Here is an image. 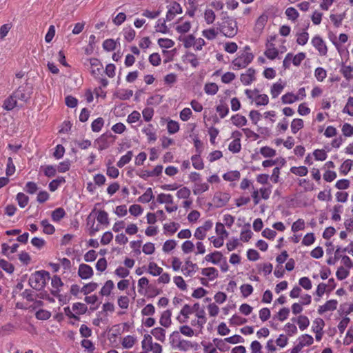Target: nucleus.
Here are the masks:
<instances>
[{"mask_svg": "<svg viewBox=\"0 0 353 353\" xmlns=\"http://www.w3.org/2000/svg\"><path fill=\"white\" fill-rule=\"evenodd\" d=\"M204 19L208 24H212L216 19V15L212 10L208 9L204 12Z\"/></svg>", "mask_w": 353, "mask_h": 353, "instance_id": "13d9d810", "label": "nucleus"}, {"mask_svg": "<svg viewBox=\"0 0 353 353\" xmlns=\"http://www.w3.org/2000/svg\"><path fill=\"white\" fill-rule=\"evenodd\" d=\"M172 312L170 310H165L161 314L159 319V323L164 327H169L172 324Z\"/></svg>", "mask_w": 353, "mask_h": 353, "instance_id": "2eb2a0df", "label": "nucleus"}, {"mask_svg": "<svg viewBox=\"0 0 353 353\" xmlns=\"http://www.w3.org/2000/svg\"><path fill=\"white\" fill-rule=\"evenodd\" d=\"M153 344L152 336L145 334L143 336V339L141 341V347L143 350L148 351L149 348Z\"/></svg>", "mask_w": 353, "mask_h": 353, "instance_id": "c03bdc74", "label": "nucleus"}, {"mask_svg": "<svg viewBox=\"0 0 353 353\" xmlns=\"http://www.w3.org/2000/svg\"><path fill=\"white\" fill-rule=\"evenodd\" d=\"M16 199L18 202V205L22 208H25L29 201L28 196L22 192L17 194Z\"/></svg>", "mask_w": 353, "mask_h": 353, "instance_id": "09e8293b", "label": "nucleus"}, {"mask_svg": "<svg viewBox=\"0 0 353 353\" xmlns=\"http://www.w3.org/2000/svg\"><path fill=\"white\" fill-rule=\"evenodd\" d=\"M240 176H241V174L237 170L230 171V172L225 173L223 175V179L227 181H234L239 180L240 179Z\"/></svg>", "mask_w": 353, "mask_h": 353, "instance_id": "7c9ffc66", "label": "nucleus"}, {"mask_svg": "<svg viewBox=\"0 0 353 353\" xmlns=\"http://www.w3.org/2000/svg\"><path fill=\"white\" fill-rule=\"evenodd\" d=\"M165 330L161 327H154L151 330L152 336L161 343L165 341Z\"/></svg>", "mask_w": 353, "mask_h": 353, "instance_id": "aec40b11", "label": "nucleus"}, {"mask_svg": "<svg viewBox=\"0 0 353 353\" xmlns=\"http://www.w3.org/2000/svg\"><path fill=\"white\" fill-rule=\"evenodd\" d=\"M228 149L232 153H238L241 149V140L239 138L234 139L232 141L228 146Z\"/></svg>", "mask_w": 353, "mask_h": 353, "instance_id": "2f4dec72", "label": "nucleus"}, {"mask_svg": "<svg viewBox=\"0 0 353 353\" xmlns=\"http://www.w3.org/2000/svg\"><path fill=\"white\" fill-rule=\"evenodd\" d=\"M148 272L153 276H159L163 272V268L159 267L157 263L150 262L148 265Z\"/></svg>", "mask_w": 353, "mask_h": 353, "instance_id": "e433bc0d", "label": "nucleus"}, {"mask_svg": "<svg viewBox=\"0 0 353 353\" xmlns=\"http://www.w3.org/2000/svg\"><path fill=\"white\" fill-rule=\"evenodd\" d=\"M78 274L82 279H88L93 275V270L87 264H81L79 267Z\"/></svg>", "mask_w": 353, "mask_h": 353, "instance_id": "9b49d317", "label": "nucleus"}, {"mask_svg": "<svg viewBox=\"0 0 353 353\" xmlns=\"http://www.w3.org/2000/svg\"><path fill=\"white\" fill-rule=\"evenodd\" d=\"M98 288V284L95 282H90L88 284L83 285L81 288V292H83L85 295L88 294L92 292H94Z\"/></svg>", "mask_w": 353, "mask_h": 353, "instance_id": "49530a36", "label": "nucleus"}, {"mask_svg": "<svg viewBox=\"0 0 353 353\" xmlns=\"http://www.w3.org/2000/svg\"><path fill=\"white\" fill-rule=\"evenodd\" d=\"M65 210L61 208H59L52 212V219L54 221H59L65 216Z\"/></svg>", "mask_w": 353, "mask_h": 353, "instance_id": "6e6d98bb", "label": "nucleus"}, {"mask_svg": "<svg viewBox=\"0 0 353 353\" xmlns=\"http://www.w3.org/2000/svg\"><path fill=\"white\" fill-rule=\"evenodd\" d=\"M198 268L196 263H193L191 261L187 260L185 265L182 266L181 270L185 276H192Z\"/></svg>", "mask_w": 353, "mask_h": 353, "instance_id": "ddd939ff", "label": "nucleus"}, {"mask_svg": "<svg viewBox=\"0 0 353 353\" xmlns=\"http://www.w3.org/2000/svg\"><path fill=\"white\" fill-rule=\"evenodd\" d=\"M142 132L147 136L149 142H154L157 140V137L156 132L152 124H148L147 126L144 127L142 129Z\"/></svg>", "mask_w": 353, "mask_h": 353, "instance_id": "a211bd4d", "label": "nucleus"}, {"mask_svg": "<svg viewBox=\"0 0 353 353\" xmlns=\"http://www.w3.org/2000/svg\"><path fill=\"white\" fill-rule=\"evenodd\" d=\"M17 100L12 94L9 98L5 100L3 103V108L6 110H12L17 105Z\"/></svg>", "mask_w": 353, "mask_h": 353, "instance_id": "393cba45", "label": "nucleus"}, {"mask_svg": "<svg viewBox=\"0 0 353 353\" xmlns=\"http://www.w3.org/2000/svg\"><path fill=\"white\" fill-rule=\"evenodd\" d=\"M167 128L170 134H174L179 130V123L175 121L170 120L168 122Z\"/></svg>", "mask_w": 353, "mask_h": 353, "instance_id": "e2e57ef3", "label": "nucleus"}, {"mask_svg": "<svg viewBox=\"0 0 353 353\" xmlns=\"http://www.w3.org/2000/svg\"><path fill=\"white\" fill-rule=\"evenodd\" d=\"M292 320L293 321H296L299 329L302 331L305 330L310 325L309 319L304 315H300L297 317L296 319L293 318Z\"/></svg>", "mask_w": 353, "mask_h": 353, "instance_id": "5701e85b", "label": "nucleus"}, {"mask_svg": "<svg viewBox=\"0 0 353 353\" xmlns=\"http://www.w3.org/2000/svg\"><path fill=\"white\" fill-rule=\"evenodd\" d=\"M219 31L226 37H234L238 32L237 23L234 19L228 17L219 26Z\"/></svg>", "mask_w": 353, "mask_h": 353, "instance_id": "7ed1b4c3", "label": "nucleus"}, {"mask_svg": "<svg viewBox=\"0 0 353 353\" xmlns=\"http://www.w3.org/2000/svg\"><path fill=\"white\" fill-rule=\"evenodd\" d=\"M192 165L196 170H203L204 164L199 155H194L191 158Z\"/></svg>", "mask_w": 353, "mask_h": 353, "instance_id": "3c124183", "label": "nucleus"}, {"mask_svg": "<svg viewBox=\"0 0 353 353\" xmlns=\"http://www.w3.org/2000/svg\"><path fill=\"white\" fill-rule=\"evenodd\" d=\"M250 51V48L246 46L243 51L239 52L238 57L232 62L234 70L245 68L252 61L254 55Z\"/></svg>", "mask_w": 353, "mask_h": 353, "instance_id": "f257e3e1", "label": "nucleus"}, {"mask_svg": "<svg viewBox=\"0 0 353 353\" xmlns=\"http://www.w3.org/2000/svg\"><path fill=\"white\" fill-rule=\"evenodd\" d=\"M182 12V8L179 3H174V5L168 10L166 13V20L170 21L175 17L176 14Z\"/></svg>", "mask_w": 353, "mask_h": 353, "instance_id": "dca6fc26", "label": "nucleus"}, {"mask_svg": "<svg viewBox=\"0 0 353 353\" xmlns=\"http://www.w3.org/2000/svg\"><path fill=\"white\" fill-rule=\"evenodd\" d=\"M51 285L54 288L53 290H51V294L53 296H56L59 299V301H61V294L59 292L60 288L63 285V283L62 282L61 278L57 275L53 276L51 280Z\"/></svg>", "mask_w": 353, "mask_h": 353, "instance_id": "0eeeda50", "label": "nucleus"}, {"mask_svg": "<svg viewBox=\"0 0 353 353\" xmlns=\"http://www.w3.org/2000/svg\"><path fill=\"white\" fill-rule=\"evenodd\" d=\"M254 102L257 106L265 105L269 103V98L265 94H257L254 97Z\"/></svg>", "mask_w": 353, "mask_h": 353, "instance_id": "37998d69", "label": "nucleus"}, {"mask_svg": "<svg viewBox=\"0 0 353 353\" xmlns=\"http://www.w3.org/2000/svg\"><path fill=\"white\" fill-rule=\"evenodd\" d=\"M223 258V254L219 251H214L212 253L207 254L204 260L210 262L214 265L219 263Z\"/></svg>", "mask_w": 353, "mask_h": 353, "instance_id": "6ab92c4d", "label": "nucleus"}, {"mask_svg": "<svg viewBox=\"0 0 353 353\" xmlns=\"http://www.w3.org/2000/svg\"><path fill=\"white\" fill-rule=\"evenodd\" d=\"M232 122L237 127L244 126L247 123V119L244 116L236 114L232 117Z\"/></svg>", "mask_w": 353, "mask_h": 353, "instance_id": "f704fd0d", "label": "nucleus"}, {"mask_svg": "<svg viewBox=\"0 0 353 353\" xmlns=\"http://www.w3.org/2000/svg\"><path fill=\"white\" fill-rule=\"evenodd\" d=\"M157 201L159 203L172 204L173 203V197L171 194L161 193L157 196Z\"/></svg>", "mask_w": 353, "mask_h": 353, "instance_id": "58836bf2", "label": "nucleus"}, {"mask_svg": "<svg viewBox=\"0 0 353 353\" xmlns=\"http://www.w3.org/2000/svg\"><path fill=\"white\" fill-rule=\"evenodd\" d=\"M196 38L192 34H189L184 37L181 39L183 41V46L185 48L192 47L194 44Z\"/></svg>", "mask_w": 353, "mask_h": 353, "instance_id": "bf43d9fd", "label": "nucleus"}, {"mask_svg": "<svg viewBox=\"0 0 353 353\" xmlns=\"http://www.w3.org/2000/svg\"><path fill=\"white\" fill-rule=\"evenodd\" d=\"M297 340L303 347L310 345L314 341L313 337L306 334L299 336Z\"/></svg>", "mask_w": 353, "mask_h": 353, "instance_id": "473e14b6", "label": "nucleus"}, {"mask_svg": "<svg viewBox=\"0 0 353 353\" xmlns=\"http://www.w3.org/2000/svg\"><path fill=\"white\" fill-rule=\"evenodd\" d=\"M104 121L103 118L99 117L94 120L92 123L91 128L92 130L94 132H99L103 126Z\"/></svg>", "mask_w": 353, "mask_h": 353, "instance_id": "8fccbe9b", "label": "nucleus"}, {"mask_svg": "<svg viewBox=\"0 0 353 353\" xmlns=\"http://www.w3.org/2000/svg\"><path fill=\"white\" fill-rule=\"evenodd\" d=\"M136 32L132 28L127 27L123 29V37L127 41L131 42L134 40Z\"/></svg>", "mask_w": 353, "mask_h": 353, "instance_id": "ea45409f", "label": "nucleus"}, {"mask_svg": "<svg viewBox=\"0 0 353 353\" xmlns=\"http://www.w3.org/2000/svg\"><path fill=\"white\" fill-rule=\"evenodd\" d=\"M190 194V190L187 187H183L177 191L176 196L179 199H188Z\"/></svg>", "mask_w": 353, "mask_h": 353, "instance_id": "338daca9", "label": "nucleus"}, {"mask_svg": "<svg viewBox=\"0 0 353 353\" xmlns=\"http://www.w3.org/2000/svg\"><path fill=\"white\" fill-rule=\"evenodd\" d=\"M97 219L101 224L108 225L109 218L108 213L104 210H99L97 214Z\"/></svg>", "mask_w": 353, "mask_h": 353, "instance_id": "a19ab883", "label": "nucleus"}, {"mask_svg": "<svg viewBox=\"0 0 353 353\" xmlns=\"http://www.w3.org/2000/svg\"><path fill=\"white\" fill-rule=\"evenodd\" d=\"M201 274L211 281L215 279L219 275L218 270L213 267L203 268Z\"/></svg>", "mask_w": 353, "mask_h": 353, "instance_id": "412c9836", "label": "nucleus"}, {"mask_svg": "<svg viewBox=\"0 0 353 353\" xmlns=\"http://www.w3.org/2000/svg\"><path fill=\"white\" fill-rule=\"evenodd\" d=\"M72 310L77 314H83L87 312L88 307L84 303H75L72 305Z\"/></svg>", "mask_w": 353, "mask_h": 353, "instance_id": "864d4df0", "label": "nucleus"}, {"mask_svg": "<svg viewBox=\"0 0 353 353\" xmlns=\"http://www.w3.org/2000/svg\"><path fill=\"white\" fill-rule=\"evenodd\" d=\"M32 88L28 84L19 86L16 91L13 92L14 97L17 101L26 103L32 94Z\"/></svg>", "mask_w": 353, "mask_h": 353, "instance_id": "20e7f679", "label": "nucleus"}, {"mask_svg": "<svg viewBox=\"0 0 353 353\" xmlns=\"http://www.w3.org/2000/svg\"><path fill=\"white\" fill-rule=\"evenodd\" d=\"M97 141L99 144V149L104 150L113 143V135L110 132L104 133L97 139Z\"/></svg>", "mask_w": 353, "mask_h": 353, "instance_id": "1a4fd4ad", "label": "nucleus"}, {"mask_svg": "<svg viewBox=\"0 0 353 353\" xmlns=\"http://www.w3.org/2000/svg\"><path fill=\"white\" fill-rule=\"evenodd\" d=\"M240 80L245 85H249L256 81V70L252 68H248L245 73L241 74Z\"/></svg>", "mask_w": 353, "mask_h": 353, "instance_id": "423d86ee", "label": "nucleus"}, {"mask_svg": "<svg viewBox=\"0 0 353 353\" xmlns=\"http://www.w3.org/2000/svg\"><path fill=\"white\" fill-rule=\"evenodd\" d=\"M240 290L242 296L246 298L253 292V288L250 284H243L240 287Z\"/></svg>", "mask_w": 353, "mask_h": 353, "instance_id": "69168bd1", "label": "nucleus"}, {"mask_svg": "<svg viewBox=\"0 0 353 353\" xmlns=\"http://www.w3.org/2000/svg\"><path fill=\"white\" fill-rule=\"evenodd\" d=\"M219 34L218 29L209 28L202 31V35L208 40H214Z\"/></svg>", "mask_w": 353, "mask_h": 353, "instance_id": "c756f323", "label": "nucleus"}, {"mask_svg": "<svg viewBox=\"0 0 353 353\" xmlns=\"http://www.w3.org/2000/svg\"><path fill=\"white\" fill-rule=\"evenodd\" d=\"M343 112L353 116V97L348 98L347 102L343 109Z\"/></svg>", "mask_w": 353, "mask_h": 353, "instance_id": "774afa93", "label": "nucleus"}, {"mask_svg": "<svg viewBox=\"0 0 353 353\" xmlns=\"http://www.w3.org/2000/svg\"><path fill=\"white\" fill-rule=\"evenodd\" d=\"M90 64L91 66V73L95 77H98L102 72L103 65L101 63L100 61L95 58H92L89 60Z\"/></svg>", "mask_w": 353, "mask_h": 353, "instance_id": "f8f14e48", "label": "nucleus"}, {"mask_svg": "<svg viewBox=\"0 0 353 353\" xmlns=\"http://www.w3.org/2000/svg\"><path fill=\"white\" fill-rule=\"evenodd\" d=\"M41 225L43 228V232L47 234H52L54 232V227L50 224L48 220L45 219L41 222Z\"/></svg>", "mask_w": 353, "mask_h": 353, "instance_id": "052dcab7", "label": "nucleus"}, {"mask_svg": "<svg viewBox=\"0 0 353 353\" xmlns=\"http://www.w3.org/2000/svg\"><path fill=\"white\" fill-rule=\"evenodd\" d=\"M290 171L292 173L300 176H304L308 172L307 168L305 166L292 167Z\"/></svg>", "mask_w": 353, "mask_h": 353, "instance_id": "5fc2aeb1", "label": "nucleus"}, {"mask_svg": "<svg viewBox=\"0 0 353 353\" xmlns=\"http://www.w3.org/2000/svg\"><path fill=\"white\" fill-rule=\"evenodd\" d=\"M65 182V179L62 176H59L57 179L52 180L49 183V189L51 192H54L61 184L64 183Z\"/></svg>", "mask_w": 353, "mask_h": 353, "instance_id": "de8ad7c7", "label": "nucleus"}, {"mask_svg": "<svg viewBox=\"0 0 353 353\" xmlns=\"http://www.w3.org/2000/svg\"><path fill=\"white\" fill-rule=\"evenodd\" d=\"M50 279V274L45 270L37 271L30 276L29 285L36 290H43L46 285V280Z\"/></svg>", "mask_w": 353, "mask_h": 353, "instance_id": "f03ea898", "label": "nucleus"}, {"mask_svg": "<svg viewBox=\"0 0 353 353\" xmlns=\"http://www.w3.org/2000/svg\"><path fill=\"white\" fill-rule=\"evenodd\" d=\"M209 190V185L207 183H196L193 187V193L199 195Z\"/></svg>", "mask_w": 353, "mask_h": 353, "instance_id": "b1692460", "label": "nucleus"}, {"mask_svg": "<svg viewBox=\"0 0 353 353\" xmlns=\"http://www.w3.org/2000/svg\"><path fill=\"white\" fill-rule=\"evenodd\" d=\"M230 197L228 192H216L212 198V203L215 208H220L226 205Z\"/></svg>", "mask_w": 353, "mask_h": 353, "instance_id": "39448f33", "label": "nucleus"}, {"mask_svg": "<svg viewBox=\"0 0 353 353\" xmlns=\"http://www.w3.org/2000/svg\"><path fill=\"white\" fill-rule=\"evenodd\" d=\"M352 71L353 68L350 65H343L341 69V72L347 80H350L353 78Z\"/></svg>", "mask_w": 353, "mask_h": 353, "instance_id": "4d7b16f0", "label": "nucleus"}, {"mask_svg": "<svg viewBox=\"0 0 353 353\" xmlns=\"http://www.w3.org/2000/svg\"><path fill=\"white\" fill-rule=\"evenodd\" d=\"M154 197L151 188L146 190L145 193L139 197L138 201L141 203H145L150 202Z\"/></svg>", "mask_w": 353, "mask_h": 353, "instance_id": "72a5a7b5", "label": "nucleus"}, {"mask_svg": "<svg viewBox=\"0 0 353 353\" xmlns=\"http://www.w3.org/2000/svg\"><path fill=\"white\" fill-rule=\"evenodd\" d=\"M303 128V121L301 119H294L291 123V130L293 134H296L299 130Z\"/></svg>", "mask_w": 353, "mask_h": 353, "instance_id": "c9c22d12", "label": "nucleus"}, {"mask_svg": "<svg viewBox=\"0 0 353 353\" xmlns=\"http://www.w3.org/2000/svg\"><path fill=\"white\" fill-rule=\"evenodd\" d=\"M314 76L319 81H323L327 77V72L324 68L319 67L314 71Z\"/></svg>", "mask_w": 353, "mask_h": 353, "instance_id": "680f3d73", "label": "nucleus"}, {"mask_svg": "<svg viewBox=\"0 0 353 353\" xmlns=\"http://www.w3.org/2000/svg\"><path fill=\"white\" fill-rule=\"evenodd\" d=\"M133 156V153L132 151H128L126 154L122 156L119 161L117 162V166L119 168H123L125 165L128 163Z\"/></svg>", "mask_w": 353, "mask_h": 353, "instance_id": "4c0bfd02", "label": "nucleus"}, {"mask_svg": "<svg viewBox=\"0 0 353 353\" xmlns=\"http://www.w3.org/2000/svg\"><path fill=\"white\" fill-rule=\"evenodd\" d=\"M172 343L176 348L183 352H186L193 347L190 341L180 338L178 339H173Z\"/></svg>", "mask_w": 353, "mask_h": 353, "instance_id": "9d476101", "label": "nucleus"}, {"mask_svg": "<svg viewBox=\"0 0 353 353\" xmlns=\"http://www.w3.org/2000/svg\"><path fill=\"white\" fill-rule=\"evenodd\" d=\"M338 302L336 300L332 299L327 301L324 305H320L318 309L319 314H322L328 311H333L336 309Z\"/></svg>", "mask_w": 353, "mask_h": 353, "instance_id": "4468645a", "label": "nucleus"}, {"mask_svg": "<svg viewBox=\"0 0 353 353\" xmlns=\"http://www.w3.org/2000/svg\"><path fill=\"white\" fill-rule=\"evenodd\" d=\"M114 95L120 100H127L133 95V91L131 90L120 89L118 90Z\"/></svg>", "mask_w": 353, "mask_h": 353, "instance_id": "4be33fe9", "label": "nucleus"}, {"mask_svg": "<svg viewBox=\"0 0 353 353\" xmlns=\"http://www.w3.org/2000/svg\"><path fill=\"white\" fill-rule=\"evenodd\" d=\"M194 313L190 305L185 304L181 310L180 314L183 316L182 318L179 316L177 320L179 323H185L189 318L190 314Z\"/></svg>", "mask_w": 353, "mask_h": 353, "instance_id": "f3484780", "label": "nucleus"}, {"mask_svg": "<svg viewBox=\"0 0 353 353\" xmlns=\"http://www.w3.org/2000/svg\"><path fill=\"white\" fill-rule=\"evenodd\" d=\"M215 232L217 236L227 238L229 235L228 232L225 229L224 224L222 223H216Z\"/></svg>", "mask_w": 353, "mask_h": 353, "instance_id": "a18cd8bd", "label": "nucleus"}, {"mask_svg": "<svg viewBox=\"0 0 353 353\" xmlns=\"http://www.w3.org/2000/svg\"><path fill=\"white\" fill-rule=\"evenodd\" d=\"M282 103L284 104H292L296 101H299V97L292 92H288L281 97Z\"/></svg>", "mask_w": 353, "mask_h": 353, "instance_id": "a878e982", "label": "nucleus"}, {"mask_svg": "<svg viewBox=\"0 0 353 353\" xmlns=\"http://www.w3.org/2000/svg\"><path fill=\"white\" fill-rule=\"evenodd\" d=\"M114 287V284L112 281L108 280L107 281L104 285L102 287L100 291V294L101 296H109Z\"/></svg>", "mask_w": 353, "mask_h": 353, "instance_id": "bb28decb", "label": "nucleus"}, {"mask_svg": "<svg viewBox=\"0 0 353 353\" xmlns=\"http://www.w3.org/2000/svg\"><path fill=\"white\" fill-rule=\"evenodd\" d=\"M204 91L207 94L214 95L219 91V86L215 83H207L204 85Z\"/></svg>", "mask_w": 353, "mask_h": 353, "instance_id": "c85d7f7f", "label": "nucleus"}, {"mask_svg": "<svg viewBox=\"0 0 353 353\" xmlns=\"http://www.w3.org/2000/svg\"><path fill=\"white\" fill-rule=\"evenodd\" d=\"M285 14L288 19L295 21L299 16L298 11L293 7L288 8L285 10Z\"/></svg>", "mask_w": 353, "mask_h": 353, "instance_id": "603ef678", "label": "nucleus"}, {"mask_svg": "<svg viewBox=\"0 0 353 353\" xmlns=\"http://www.w3.org/2000/svg\"><path fill=\"white\" fill-rule=\"evenodd\" d=\"M312 44L319 51L321 55H326L327 52V48L321 37L315 36L312 39Z\"/></svg>", "mask_w": 353, "mask_h": 353, "instance_id": "6e6552de", "label": "nucleus"}, {"mask_svg": "<svg viewBox=\"0 0 353 353\" xmlns=\"http://www.w3.org/2000/svg\"><path fill=\"white\" fill-rule=\"evenodd\" d=\"M136 342V337L132 335H128L123 339L121 344L124 348L130 349L134 346Z\"/></svg>", "mask_w": 353, "mask_h": 353, "instance_id": "cd10ccee", "label": "nucleus"}, {"mask_svg": "<svg viewBox=\"0 0 353 353\" xmlns=\"http://www.w3.org/2000/svg\"><path fill=\"white\" fill-rule=\"evenodd\" d=\"M283 88L284 86L281 83H274L270 90L272 98H276L281 93Z\"/></svg>", "mask_w": 353, "mask_h": 353, "instance_id": "79ce46f5", "label": "nucleus"}, {"mask_svg": "<svg viewBox=\"0 0 353 353\" xmlns=\"http://www.w3.org/2000/svg\"><path fill=\"white\" fill-rule=\"evenodd\" d=\"M260 153L264 157H273L276 155V150L270 147L265 146L261 148Z\"/></svg>", "mask_w": 353, "mask_h": 353, "instance_id": "0e129e2a", "label": "nucleus"}]
</instances>
